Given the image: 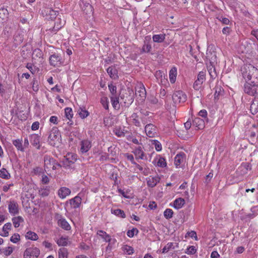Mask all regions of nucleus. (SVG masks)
Returning <instances> with one entry per match:
<instances>
[{
  "label": "nucleus",
  "mask_w": 258,
  "mask_h": 258,
  "mask_svg": "<svg viewBox=\"0 0 258 258\" xmlns=\"http://www.w3.org/2000/svg\"><path fill=\"white\" fill-rule=\"evenodd\" d=\"M14 42L16 45H20L21 44L24 40V35L23 32L21 31L18 32L17 34L14 36Z\"/></svg>",
  "instance_id": "412c9836"
},
{
  "label": "nucleus",
  "mask_w": 258,
  "mask_h": 258,
  "mask_svg": "<svg viewBox=\"0 0 258 258\" xmlns=\"http://www.w3.org/2000/svg\"><path fill=\"white\" fill-rule=\"evenodd\" d=\"M134 153L137 159H143L144 156V153L141 147H138L134 151Z\"/></svg>",
  "instance_id": "393cba45"
},
{
  "label": "nucleus",
  "mask_w": 258,
  "mask_h": 258,
  "mask_svg": "<svg viewBox=\"0 0 258 258\" xmlns=\"http://www.w3.org/2000/svg\"><path fill=\"white\" fill-rule=\"evenodd\" d=\"M186 95L182 91H175L172 95V100L174 104L183 103L186 100Z\"/></svg>",
  "instance_id": "20e7f679"
},
{
  "label": "nucleus",
  "mask_w": 258,
  "mask_h": 258,
  "mask_svg": "<svg viewBox=\"0 0 258 258\" xmlns=\"http://www.w3.org/2000/svg\"><path fill=\"white\" fill-rule=\"evenodd\" d=\"M157 165L160 167H164L166 166V162L164 158L160 157L157 163Z\"/></svg>",
  "instance_id": "5fc2aeb1"
},
{
  "label": "nucleus",
  "mask_w": 258,
  "mask_h": 258,
  "mask_svg": "<svg viewBox=\"0 0 258 258\" xmlns=\"http://www.w3.org/2000/svg\"><path fill=\"white\" fill-rule=\"evenodd\" d=\"M111 213L119 217L122 218H125V214L124 211L121 209H116V210L112 209Z\"/></svg>",
  "instance_id": "f704fd0d"
},
{
  "label": "nucleus",
  "mask_w": 258,
  "mask_h": 258,
  "mask_svg": "<svg viewBox=\"0 0 258 258\" xmlns=\"http://www.w3.org/2000/svg\"><path fill=\"white\" fill-rule=\"evenodd\" d=\"M185 204V201L183 199L179 198L176 199L174 202V208L176 209H179L182 207Z\"/></svg>",
  "instance_id": "a878e982"
},
{
  "label": "nucleus",
  "mask_w": 258,
  "mask_h": 258,
  "mask_svg": "<svg viewBox=\"0 0 258 258\" xmlns=\"http://www.w3.org/2000/svg\"><path fill=\"white\" fill-rule=\"evenodd\" d=\"M203 83L197 79L194 84V88L196 90H199L201 88Z\"/></svg>",
  "instance_id": "4d7b16f0"
},
{
  "label": "nucleus",
  "mask_w": 258,
  "mask_h": 258,
  "mask_svg": "<svg viewBox=\"0 0 258 258\" xmlns=\"http://www.w3.org/2000/svg\"><path fill=\"white\" fill-rule=\"evenodd\" d=\"M174 249L173 243H168L162 249V253H166L171 249Z\"/></svg>",
  "instance_id": "c03bdc74"
},
{
  "label": "nucleus",
  "mask_w": 258,
  "mask_h": 258,
  "mask_svg": "<svg viewBox=\"0 0 258 258\" xmlns=\"http://www.w3.org/2000/svg\"><path fill=\"white\" fill-rule=\"evenodd\" d=\"M165 39V34H156L153 36V40L155 42L161 43L164 41Z\"/></svg>",
  "instance_id": "cd10ccee"
},
{
  "label": "nucleus",
  "mask_w": 258,
  "mask_h": 258,
  "mask_svg": "<svg viewBox=\"0 0 258 258\" xmlns=\"http://www.w3.org/2000/svg\"><path fill=\"white\" fill-rule=\"evenodd\" d=\"M145 130L146 135L150 138H153L157 134V128L152 123H149L145 126Z\"/></svg>",
  "instance_id": "1a4fd4ad"
},
{
  "label": "nucleus",
  "mask_w": 258,
  "mask_h": 258,
  "mask_svg": "<svg viewBox=\"0 0 258 258\" xmlns=\"http://www.w3.org/2000/svg\"><path fill=\"white\" fill-rule=\"evenodd\" d=\"M26 238L28 239L32 240H36L38 238V236L36 233L31 231H29L26 233Z\"/></svg>",
  "instance_id": "7c9ffc66"
},
{
  "label": "nucleus",
  "mask_w": 258,
  "mask_h": 258,
  "mask_svg": "<svg viewBox=\"0 0 258 258\" xmlns=\"http://www.w3.org/2000/svg\"><path fill=\"white\" fill-rule=\"evenodd\" d=\"M42 14L44 15L47 19L53 20L55 19L58 15V12L53 10L50 8H45L42 11Z\"/></svg>",
  "instance_id": "0eeeda50"
},
{
  "label": "nucleus",
  "mask_w": 258,
  "mask_h": 258,
  "mask_svg": "<svg viewBox=\"0 0 258 258\" xmlns=\"http://www.w3.org/2000/svg\"><path fill=\"white\" fill-rule=\"evenodd\" d=\"M20 240V236L18 233H15L10 238V241L14 243H17L18 241Z\"/></svg>",
  "instance_id": "3c124183"
},
{
  "label": "nucleus",
  "mask_w": 258,
  "mask_h": 258,
  "mask_svg": "<svg viewBox=\"0 0 258 258\" xmlns=\"http://www.w3.org/2000/svg\"><path fill=\"white\" fill-rule=\"evenodd\" d=\"M12 228V224L10 222L7 223L4 225L3 227V233L0 234L2 236L7 237L9 235L8 230H11Z\"/></svg>",
  "instance_id": "bb28decb"
},
{
  "label": "nucleus",
  "mask_w": 258,
  "mask_h": 258,
  "mask_svg": "<svg viewBox=\"0 0 258 258\" xmlns=\"http://www.w3.org/2000/svg\"><path fill=\"white\" fill-rule=\"evenodd\" d=\"M208 70L209 73L212 78H215L216 76V73L215 71V69L214 68L213 65L210 62V65L208 66Z\"/></svg>",
  "instance_id": "4c0bfd02"
},
{
  "label": "nucleus",
  "mask_w": 258,
  "mask_h": 258,
  "mask_svg": "<svg viewBox=\"0 0 258 258\" xmlns=\"http://www.w3.org/2000/svg\"><path fill=\"white\" fill-rule=\"evenodd\" d=\"M100 102L101 103L102 106L105 109H106V110L108 109L109 101H108L107 97H102L101 98Z\"/></svg>",
  "instance_id": "37998d69"
},
{
  "label": "nucleus",
  "mask_w": 258,
  "mask_h": 258,
  "mask_svg": "<svg viewBox=\"0 0 258 258\" xmlns=\"http://www.w3.org/2000/svg\"><path fill=\"white\" fill-rule=\"evenodd\" d=\"M58 225L66 230L71 229V226L64 218H61L58 220Z\"/></svg>",
  "instance_id": "aec40b11"
},
{
  "label": "nucleus",
  "mask_w": 258,
  "mask_h": 258,
  "mask_svg": "<svg viewBox=\"0 0 258 258\" xmlns=\"http://www.w3.org/2000/svg\"><path fill=\"white\" fill-rule=\"evenodd\" d=\"M114 133L115 135L118 137H122L125 136L124 133L120 129H115Z\"/></svg>",
  "instance_id": "69168bd1"
},
{
  "label": "nucleus",
  "mask_w": 258,
  "mask_h": 258,
  "mask_svg": "<svg viewBox=\"0 0 258 258\" xmlns=\"http://www.w3.org/2000/svg\"><path fill=\"white\" fill-rule=\"evenodd\" d=\"M108 88L110 91L111 96L117 95L116 94V86L114 85L113 84L108 85Z\"/></svg>",
  "instance_id": "09e8293b"
},
{
  "label": "nucleus",
  "mask_w": 258,
  "mask_h": 258,
  "mask_svg": "<svg viewBox=\"0 0 258 258\" xmlns=\"http://www.w3.org/2000/svg\"><path fill=\"white\" fill-rule=\"evenodd\" d=\"M78 113L80 117L83 119L87 117L89 115V113L87 110L81 107L78 109Z\"/></svg>",
  "instance_id": "473e14b6"
},
{
  "label": "nucleus",
  "mask_w": 258,
  "mask_h": 258,
  "mask_svg": "<svg viewBox=\"0 0 258 258\" xmlns=\"http://www.w3.org/2000/svg\"><path fill=\"white\" fill-rule=\"evenodd\" d=\"M135 231H136L137 234L138 233V230L136 228H133L132 230H128V231L127 232V235L129 237H134L135 235Z\"/></svg>",
  "instance_id": "bf43d9fd"
},
{
  "label": "nucleus",
  "mask_w": 258,
  "mask_h": 258,
  "mask_svg": "<svg viewBox=\"0 0 258 258\" xmlns=\"http://www.w3.org/2000/svg\"><path fill=\"white\" fill-rule=\"evenodd\" d=\"M68 251L66 248H60L58 251V257L59 258H67Z\"/></svg>",
  "instance_id": "ea45409f"
},
{
  "label": "nucleus",
  "mask_w": 258,
  "mask_h": 258,
  "mask_svg": "<svg viewBox=\"0 0 258 258\" xmlns=\"http://www.w3.org/2000/svg\"><path fill=\"white\" fill-rule=\"evenodd\" d=\"M107 72L113 79H115L118 78V72L114 67H110L107 69Z\"/></svg>",
  "instance_id": "4be33fe9"
},
{
  "label": "nucleus",
  "mask_w": 258,
  "mask_h": 258,
  "mask_svg": "<svg viewBox=\"0 0 258 258\" xmlns=\"http://www.w3.org/2000/svg\"><path fill=\"white\" fill-rule=\"evenodd\" d=\"M242 75L244 79H245L246 80L249 81L251 79V75L249 73H247V71L243 72Z\"/></svg>",
  "instance_id": "338daca9"
},
{
  "label": "nucleus",
  "mask_w": 258,
  "mask_h": 258,
  "mask_svg": "<svg viewBox=\"0 0 258 258\" xmlns=\"http://www.w3.org/2000/svg\"><path fill=\"white\" fill-rule=\"evenodd\" d=\"M41 182L43 184H48L49 182V178L44 173L42 175Z\"/></svg>",
  "instance_id": "e2e57ef3"
},
{
  "label": "nucleus",
  "mask_w": 258,
  "mask_h": 258,
  "mask_svg": "<svg viewBox=\"0 0 258 258\" xmlns=\"http://www.w3.org/2000/svg\"><path fill=\"white\" fill-rule=\"evenodd\" d=\"M40 254V250L37 247L27 248L24 252V258H37Z\"/></svg>",
  "instance_id": "423d86ee"
},
{
  "label": "nucleus",
  "mask_w": 258,
  "mask_h": 258,
  "mask_svg": "<svg viewBox=\"0 0 258 258\" xmlns=\"http://www.w3.org/2000/svg\"><path fill=\"white\" fill-rule=\"evenodd\" d=\"M153 144L155 145V149L157 151H160L162 150L161 143L157 140H153Z\"/></svg>",
  "instance_id": "6e6d98bb"
},
{
  "label": "nucleus",
  "mask_w": 258,
  "mask_h": 258,
  "mask_svg": "<svg viewBox=\"0 0 258 258\" xmlns=\"http://www.w3.org/2000/svg\"><path fill=\"white\" fill-rule=\"evenodd\" d=\"M250 112L252 114H255L258 112V104L252 103L250 105Z\"/></svg>",
  "instance_id": "8fccbe9b"
},
{
  "label": "nucleus",
  "mask_w": 258,
  "mask_h": 258,
  "mask_svg": "<svg viewBox=\"0 0 258 258\" xmlns=\"http://www.w3.org/2000/svg\"><path fill=\"white\" fill-rule=\"evenodd\" d=\"M122 249L124 252L130 255L132 254L134 251V248L132 246L127 245L122 247Z\"/></svg>",
  "instance_id": "79ce46f5"
},
{
  "label": "nucleus",
  "mask_w": 258,
  "mask_h": 258,
  "mask_svg": "<svg viewBox=\"0 0 258 258\" xmlns=\"http://www.w3.org/2000/svg\"><path fill=\"white\" fill-rule=\"evenodd\" d=\"M111 102L113 107L115 109H119L120 105L119 104V97L118 95L110 96Z\"/></svg>",
  "instance_id": "5701e85b"
},
{
  "label": "nucleus",
  "mask_w": 258,
  "mask_h": 258,
  "mask_svg": "<svg viewBox=\"0 0 258 258\" xmlns=\"http://www.w3.org/2000/svg\"><path fill=\"white\" fill-rule=\"evenodd\" d=\"M136 95H139L142 99L144 100L146 97V91L144 86L142 84L136 90Z\"/></svg>",
  "instance_id": "dca6fc26"
},
{
  "label": "nucleus",
  "mask_w": 258,
  "mask_h": 258,
  "mask_svg": "<svg viewBox=\"0 0 258 258\" xmlns=\"http://www.w3.org/2000/svg\"><path fill=\"white\" fill-rule=\"evenodd\" d=\"M177 75V70L176 68L174 67L172 68L169 72V80L171 83L173 84L176 81Z\"/></svg>",
  "instance_id": "b1692460"
},
{
  "label": "nucleus",
  "mask_w": 258,
  "mask_h": 258,
  "mask_svg": "<svg viewBox=\"0 0 258 258\" xmlns=\"http://www.w3.org/2000/svg\"><path fill=\"white\" fill-rule=\"evenodd\" d=\"M32 89L35 92H37L39 90L38 83L35 79L33 81Z\"/></svg>",
  "instance_id": "0e129e2a"
},
{
  "label": "nucleus",
  "mask_w": 258,
  "mask_h": 258,
  "mask_svg": "<svg viewBox=\"0 0 258 258\" xmlns=\"http://www.w3.org/2000/svg\"><path fill=\"white\" fill-rule=\"evenodd\" d=\"M44 167L45 169H48L49 166L51 165L52 166V168L53 170H56L57 167H61L62 166V165H61L58 163L53 158L47 155L44 156Z\"/></svg>",
  "instance_id": "7ed1b4c3"
},
{
  "label": "nucleus",
  "mask_w": 258,
  "mask_h": 258,
  "mask_svg": "<svg viewBox=\"0 0 258 258\" xmlns=\"http://www.w3.org/2000/svg\"><path fill=\"white\" fill-rule=\"evenodd\" d=\"M13 144L18 150L22 152L24 151V148H23L22 144L20 140L17 139L13 141Z\"/></svg>",
  "instance_id": "58836bf2"
},
{
  "label": "nucleus",
  "mask_w": 258,
  "mask_h": 258,
  "mask_svg": "<svg viewBox=\"0 0 258 258\" xmlns=\"http://www.w3.org/2000/svg\"><path fill=\"white\" fill-rule=\"evenodd\" d=\"M97 234L102 238L104 239L106 242H110L111 240L110 236L103 230H98Z\"/></svg>",
  "instance_id": "c85d7f7f"
},
{
  "label": "nucleus",
  "mask_w": 258,
  "mask_h": 258,
  "mask_svg": "<svg viewBox=\"0 0 258 258\" xmlns=\"http://www.w3.org/2000/svg\"><path fill=\"white\" fill-rule=\"evenodd\" d=\"M194 125L198 127V130H202L205 127V122L203 119L200 117H196L192 121Z\"/></svg>",
  "instance_id": "a211bd4d"
},
{
  "label": "nucleus",
  "mask_w": 258,
  "mask_h": 258,
  "mask_svg": "<svg viewBox=\"0 0 258 258\" xmlns=\"http://www.w3.org/2000/svg\"><path fill=\"white\" fill-rule=\"evenodd\" d=\"M61 141V135L58 128L54 127L50 132L48 138L49 144L53 147H58Z\"/></svg>",
  "instance_id": "f257e3e1"
},
{
  "label": "nucleus",
  "mask_w": 258,
  "mask_h": 258,
  "mask_svg": "<svg viewBox=\"0 0 258 258\" xmlns=\"http://www.w3.org/2000/svg\"><path fill=\"white\" fill-rule=\"evenodd\" d=\"M12 222L15 228L20 226V223L24 222L23 218L21 216L15 217L12 218Z\"/></svg>",
  "instance_id": "2f4dec72"
},
{
  "label": "nucleus",
  "mask_w": 258,
  "mask_h": 258,
  "mask_svg": "<svg viewBox=\"0 0 258 258\" xmlns=\"http://www.w3.org/2000/svg\"><path fill=\"white\" fill-rule=\"evenodd\" d=\"M81 152L82 153H86L91 148L92 146L91 142L88 140H84L81 142Z\"/></svg>",
  "instance_id": "ddd939ff"
},
{
  "label": "nucleus",
  "mask_w": 258,
  "mask_h": 258,
  "mask_svg": "<svg viewBox=\"0 0 258 258\" xmlns=\"http://www.w3.org/2000/svg\"><path fill=\"white\" fill-rule=\"evenodd\" d=\"M40 194L43 197L47 196L49 194V189L47 188L41 189L39 190Z\"/></svg>",
  "instance_id": "680f3d73"
},
{
  "label": "nucleus",
  "mask_w": 258,
  "mask_h": 258,
  "mask_svg": "<svg viewBox=\"0 0 258 258\" xmlns=\"http://www.w3.org/2000/svg\"><path fill=\"white\" fill-rule=\"evenodd\" d=\"M244 91L245 93L251 96H254L256 94V86L248 83L244 84Z\"/></svg>",
  "instance_id": "f8f14e48"
},
{
  "label": "nucleus",
  "mask_w": 258,
  "mask_h": 258,
  "mask_svg": "<svg viewBox=\"0 0 258 258\" xmlns=\"http://www.w3.org/2000/svg\"><path fill=\"white\" fill-rule=\"evenodd\" d=\"M215 98L218 99L220 95H222L224 93V90L220 86H216L215 87Z\"/></svg>",
  "instance_id": "c756f323"
},
{
  "label": "nucleus",
  "mask_w": 258,
  "mask_h": 258,
  "mask_svg": "<svg viewBox=\"0 0 258 258\" xmlns=\"http://www.w3.org/2000/svg\"><path fill=\"white\" fill-rule=\"evenodd\" d=\"M65 115L66 117L70 120L73 116V111L71 108L67 107L65 109Z\"/></svg>",
  "instance_id": "49530a36"
},
{
  "label": "nucleus",
  "mask_w": 258,
  "mask_h": 258,
  "mask_svg": "<svg viewBox=\"0 0 258 258\" xmlns=\"http://www.w3.org/2000/svg\"><path fill=\"white\" fill-rule=\"evenodd\" d=\"M138 115L137 113H134L132 114L131 118L133 119V123L137 126H140L141 123L138 119Z\"/></svg>",
  "instance_id": "e433bc0d"
},
{
  "label": "nucleus",
  "mask_w": 258,
  "mask_h": 258,
  "mask_svg": "<svg viewBox=\"0 0 258 258\" xmlns=\"http://www.w3.org/2000/svg\"><path fill=\"white\" fill-rule=\"evenodd\" d=\"M183 161V156L180 154H177L174 158V163L176 166L179 165Z\"/></svg>",
  "instance_id": "a19ab883"
},
{
  "label": "nucleus",
  "mask_w": 258,
  "mask_h": 258,
  "mask_svg": "<svg viewBox=\"0 0 258 258\" xmlns=\"http://www.w3.org/2000/svg\"><path fill=\"white\" fill-rule=\"evenodd\" d=\"M196 251L197 250L195 248V247L194 246H191L187 248L186 253L187 254H194L196 253Z\"/></svg>",
  "instance_id": "052dcab7"
},
{
  "label": "nucleus",
  "mask_w": 258,
  "mask_h": 258,
  "mask_svg": "<svg viewBox=\"0 0 258 258\" xmlns=\"http://www.w3.org/2000/svg\"><path fill=\"white\" fill-rule=\"evenodd\" d=\"M70 205L72 207L76 209L79 208L80 206V205L82 202V199L79 196H76L75 198L70 200L69 201Z\"/></svg>",
  "instance_id": "4468645a"
},
{
  "label": "nucleus",
  "mask_w": 258,
  "mask_h": 258,
  "mask_svg": "<svg viewBox=\"0 0 258 258\" xmlns=\"http://www.w3.org/2000/svg\"><path fill=\"white\" fill-rule=\"evenodd\" d=\"M9 212L12 215H15L19 213V206L14 201H10L8 205Z\"/></svg>",
  "instance_id": "9d476101"
},
{
  "label": "nucleus",
  "mask_w": 258,
  "mask_h": 258,
  "mask_svg": "<svg viewBox=\"0 0 258 258\" xmlns=\"http://www.w3.org/2000/svg\"><path fill=\"white\" fill-rule=\"evenodd\" d=\"M67 241V239L61 237L57 240V243L59 246H66L68 244Z\"/></svg>",
  "instance_id": "603ef678"
},
{
  "label": "nucleus",
  "mask_w": 258,
  "mask_h": 258,
  "mask_svg": "<svg viewBox=\"0 0 258 258\" xmlns=\"http://www.w3.org/2000/svg\"><path fill=\"white\" fill-rule=\"evenodd\" d=\"M49 59L50 64L53 67H58L62 63L61 56L56 53L51 55Z\"/></svg>",
  "instance_id": "6e6552de"
},
{
  "label": "nucleus",
  "mask_w": 258,
  "mask_h": 258,
  "mask_svg": "<svg viewBox=\"0 0 258 258\" xmlns=\"http://www.w3.org/2000/svg\"><path fill=\"white\" fill-rule=\"evenodd\" d=\"M77 161V155L72 153H68L62 161V166L65 168L74 169L72 165Z\"/></svg>",
  "instance_id": "f03ea898"
},
{
  "label": "nucleus",
  "mask_w": 258,
  "mask_h": 258,
  "mask_svg": "<svg viewBox=\"0 0 258 258\" xmlns=\"http://www.w3.org/2000/svg\"><path fill=\"white\" fill-rule=\"evenodd\" d=\"M160 177L158 175L150 176L146 178L147 185L150 187H154L160 182Z\"/></svg>",
  "instance_id": "9b49d317"
},
{
  "label": "nucleus",
  "mask_w": 258,
  "mask_h": 258,
  "mask_svg": "<svg viewBox=\"0 0 258 258\" xmlns=\"http://www.w3.org/2000/svg\"><path fill=\"white\" fill-rule=\"evenodd\" d=\"M9 12L8 10L4 7L0 9V19L3 23L6 22L9 18Z\"/></svg>",
  "instance_id": "f3484780"
},
{
  "label": "nucleus",
  "mask_w": 258,
  "mask_h": 258,
  "mask_svg": "<svg viewBox=\"0 0 258 258\" xmlns=\"http://www.w3.org/2000/svg\"><path fill=\"white\" fill-rule=\"evenodd\" d=\"M33 55L40 58L42 56V51L39 49H35L33 51Z\"/></svg>",
  "instance_id": "774afa93"
},
{
  "label": "nucleus",
  "mask_w": 258,
  "mask_h": 258,
  "mask_svg": "<svg viewBox=\"0 0 258 258\" xmlns=\"http://www.w3.org/2000/svg\"><path fill=\"white\" fill-rule=\"evenodd\" d=\"M13 248L11 246H8L4 249V253L5 255H10L13 251Z\"/></svg>",
  "instance_id": "13d9d810"
},
{
  "label": "nucleus",
  "mask_w": 258,
  "mask_h": 258,
  "mask_svg": "<svg viewBox=\"0 0 258 258\" xmlns=\"http://www.w3.org/2000/svg\"><path fill=\"white\" fill-rule=\"evenodd\" d=\"M10 174L8 172L6 168H3L0 170V177L8 179L10 178Z\"/></svg>",
  "instance_id": "72a5a7b5"
},
{
  "label": "nucleus",
  "mask_w": 258,
  "mask_h": 258,
  "mask_svg": "<svg viewBox=\"0 0 258 258\" xmlns=\"http://www.w3.org/2000/svg\"><path fill=\"white\" fill-rule=\"evenodd\" d=\"M152 49V47L151 44L149 42H146L145 41V43L142 47V48L141 50V53H148L151 51Z\"/></svg>",
  "instance_id": "c9c22d12"
},
{
  "label": "nucleus",
  "mask_w": 258,
  "mask_h": 258,
  "mask_svg": "<svg viewBox=\"0 0 258 258\" xmlns=\"http://www.w3.org/2000/svg\"><path fill=\"white\" fill-rule=\"evenodd\" d=\"M173 212L170 209H167L164 212V216L167 219H169L172 217Z\"/></svg>",
  "instance_id": "a18cd8bd"
},
{
  "label": "nucleus",
  "mask_w": 258,
  "mask_h": 258,
  "mask_svg": "<svg viewBox=\"0 0 258 258\" xmlns=\"http://www.w3.org/2000/svg\"><path fill=\"white\" fill-rule=\"evenodd\" d=\"M34 175H40L41 174L44 173V171L42 168L40 167H36L33 169L32 172Z\"/></svg>",
  "instance_id": "de8ad7c7"
},
{
  "label": "nucleus",
  "mask_w": 258,
  "mask_h": 258,
  "mask_svg": "<svg viewBox=\"0 0 258 258\" xmlns=\"http://www.w3.org/2000/svg\"><path fill=\"white\" fill-rule=\"evenodd\" d=\"M30 141L32 145L35 147L37 149H40V139L39 136L38 135H32L30 136Z\"/></svg>",
  "instance_id": "2eb2a0df"
},
{
  "label": "nucleus",
  "mask_w": 258,
  "mask_h": 258,
  "mask_svg": "<svg viewBox=\"0 0 258 258\" xmlns=\"http://www.w3.org/2000/svg\"><path fill=\"white\" fill-rule=\"evenodd\" d=\"M71 194V190L66 187H61L58 191V194L61 199L65 198Z\"/></svg>",
  "instance_id": "6ab92c4d"
},
{
  "label": "nucleus",
  "mask_w": 258,
  "mask_h": 258,
  "mask_svg": "<svg viewBox=\"0 0 258 258\" xmlns=\"http://www.w3.org/2000/svg\"><path fill=\"white\" fill-rule=\"evenodd\" d=\"M80 7L84 13L88 17L92 15L93 13V7L88 1L81 0Z\"/></svg>",
  "instance_id": "39448f33"
},
{
  "label": "nucleus",
  "mask_w": 258,
  "mask_h": 258,
  "mask_svg": "<svg viewBox=\"0 0 258 258\" xmlns=\"http://www.w3.org/2000/svg\"><path fill=\"white\" fill-rule=\"evenodd\" d=\"M206 79V73L205 72L201 71L199 72L198 75L197 80H199L202 83H203Z\"/></svg>",
  "instance_id": "864d4df0"
}]
</instances>
